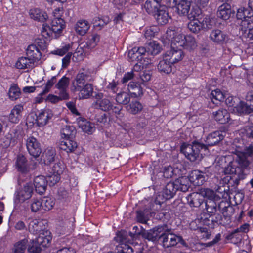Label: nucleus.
<instances>
[{
  "instance_id": "nucleus-1",
  "label": "nucleus",
  "mask_w": 253,
  "mask_h": 253,
  "mask_svg": "<svg viewBox=\"0 0 253 253\" xmlns=\"http://www.w3.org/2000/svg\"><path fill=\"white\" fill-rule=\"evenodd\" d=\"M165 45L171 44V47H182L192 50L197 47L195 38L191 35L185 36L178 28H169L163 36L162 40Z\"/></svg>"
},
{
  "instance_id": "nucleus-2",
  "label": "nucleus",
  "mask_w": 253,
  "mask_h": 253,
  "mask_svg": "<svg viewBox=\"0 0 253 253\" xmlns=\"http://www.w3.org/2000/svg\"><path fill=\"white\" fill-rule=\"evenodd\" d=\"M93 80L91 72L88 69H82L77 74L72 81L70 90L72 92L78 91L79 99H86L90 98L93 93V87L92 84L86 83V81Z\"/></svg>"
},
{
  "instance_id": "nucleus-3",
  "label": "nucleus",
  "mask_w": 253,
  "mask_h": 253,
  "mask_svg": "<svg viewBox=\"0 0 253 253\" xmlns=\"http://www.w3.org/2000/svg\"><path fill=\"white\" fill-rule=\"evenodd\" d=\"M51 237L49 233L46 231L40 233L39 236L32 242V245L28 248L29 252L32 253H40L42 248L47 247L49 246Z\"/></svg>"
},
{
  "instance_id": "nucleus-4",
  "label": "nucleus",
  "mask_w": 253,
  "mask_h": 253,
  "mask_svg": "<svg viewBox=\"0 0 253 253\" xmlns=\"http://www.w3.org/2000/svg\"><path fill=\"white\" fill-rule=\"evenodd\" d=\"M202 148V145L200 144L194 143L192 145H183L181 147V151L188 159L192 162H195L201 159L200 149Z\"/></svg>"
},
{
  "instance_id": "nucleus-5",
  "label": "nucleus",
  "mask_w": 253,
  "mask_h": 253,
  "mask_svg": "<svg viewBox=\"0 0 253 253\" xmlns=\"http://www.w3.org/2000/svg\"><path fill=\"white\" fill-rule=\"evenodd\" d=\"M232 153L237 156V161L239 165L243 168H246L250 164L247 158L253 157V146L250 145L246 147L244 152H241L239 150L236 149L234 151H232Z\"/></svg>"
},
{
  "instance_id": "nucleus-6",
  "label": "nucleus",
  "mask_w": 253,
  "mask_h": 253,
  "mask_svg": "<svg viewBox=\"0 0 253 253\" xmlns=\"http://www.w3.org/2000/svg\"><path fill=\"white\" fill-rule=\"evenodd\" d=\"M233 100L234 103L232 106H230L229 109L234 113L241 115L242 114H250L253 112V107L250 105H248L244 101H241L237 98H231V100Z\"/></svg>"
},
{
  "instance_id": "nucleus-7",
  "label": "nucleus",
  "mask_w": 253,
  "mask_h": 253,
  "mask_svg": "<svg viewBox=\"0 0 253 253\" xmlns=\"http://www.w3.org/2000/svg\"><path fill=\"white\" fill-rule=\"evenodd\" d=\"M25 145L29 154L34 158L38 157L41 153V145L37 139L33 136L25 139Z\"/></svg>"
},
{
  "instance_id": "nucleus-8",
  "label": "nucleus",
  "mask_w": 253,
  "mask_h": 253,
  "mask_svg": "<svg viewBox=\"0 0 253 253\" xmlns=\"http://www.w3.org/2000/svg\"><path fill=\"white\" fill-rule=\"evenodd\" d=\"M163 238V245L166 248L173 247L180 243L183 245H185V242L180 236L176 235L172 233L168 232L163 233L161 236Z\"/></svg>"
},
{
  "instance_id": "nucleus-9",
  "label": "nucleus",
  "mask_w": 253,
  "mask_h": 253,
  "mask_svg": "<svg viewBox=\"0 0 253 253\" xmlns=\"http://www.w3.org/2000/svg\"><path fill=\"white\" fill-rule=\"evenodd\" d=\"M33 188L32 184L30 183H26L18 192L16 196V201L24 202L29 199L33 194Z\"/></svg>"
},
{
  "instance_id": "nucleus-10",
  "label": "nucleus",
  "mask_w": 253,
  "mask_h": 253,
  "mask_svg": "<svg viewBox=\"0 0 253 253\" xmlns=\"http://www.w3.org/2000/svg\"><path fill=\"white\" fill-rule=\"evenodd\" d=\"M164 56L170 61V63L174 64L181 60L184 56V54L181 49H178L176 47L171 46V49L167 51Z\"/></svg>"
},
{
  "instance_id": "nucleus-11",
  "label": "nucleus",
  "mask_w": 253,
  "mask_h": 253,
  "mask_svg": "<svg viewBox=\"0 0 253 253\" xmlns=\"http://www.w3.org/2000/svg\"><path fill=\"white\" fill-rule=\"evenodd\" d=\"M53 116L52 111L47 108L41 110L37 115L36 122L39 126L46 125Z\"/></svg>"
},
{
  "instance_id": "nucleus-12",
  "label": "nucleus",
  "mask_w": 253,
  "mask_h": 253,
  "mask_svg": "<svg viewBox=\"0 0 253 253\" xmlns=\"http://www.w3.org/2000/svg\"><path fill=\"white\" fill-rule=\"evenodd\" d=\"M103 94L101 92L96 93L94 98L96 99V104L98 105L99 108L104 111H108L111 110L112 107V103L108 98H103Z\"/></svg>"
},
{
  "instance_id": "nucleus-13",
  "label": "nucleus",
  "mask_w": 253,
  "mask_h": 253,
  "mask_svg": "<svg viewBox=\"0 0 253 253\" xmlns=\"http://www.w3.org/2000/svg\"><path fill=\"white\" fill-rule=\"evenodd\" d=\"M227 35L219 29L212 30L210 35V40L217 44H223L227 40Z\"/></svg>"
},
{
  "instance_id": "nucleus-14",
  "label": "nucleus",
  "mask_w": 253,
  "mask_h": 253,
  "mask_svg": "<svg viewBox=\"0 0 253 253\" xmlns=\"http://www.w3.org/2000/svg\"><path fill=\"white\" fill-rule=\"evenodd\" d=\"M163 0H146L142 5V9L149 14H154L160 7V3Z\"/></svg>"
},
{
  "instance_id": "nucleus-15",
  "label": "nucleus",
  "mask_w": 253,
  "mask_h": 253,
  "mask_svg": "<svg viewBox=\"0 0 253 253\" xmlns=\"http://www.w3.org/2000/svg\"><path fill=\"white\" fill-rule=\"evenodd\" d=\"M176 0L175 2H173L172 0L171 4L173 3L176 6L177 13L181 16L187 15L190 10V1L187 0H180L179 1L177 0ZM171 6L172 5L171 4Z\"/></svg>"
},
{
  "instance_id": "nucleus-16",
  "label": "nucleus",
  "mask_w": 253,
  "mask_h": 253,
  "mask_svg": "<svg viewBox=\"0 0 253 253\" xmlns=\"http://www.w3.org/2000/svg\"><path fill=\"white\" fill-rule=\"evenodd\" d=\"M236 162H231L227 167L225 168L224 172L226 174H236L237 175V177L239 179H243L245 177L243 171L241 169L237 166Z\"/></svg>"
},
{
  "instance_id": "nucleus-17",
  "label": "nucleus",
  "mask_w": 253,
  "mask_h": 253,
  "mask_svg": "<svg viewBox=\"0 0 253 253\" xmlns=\"http://www.w3.org/2000/svg\"><path fill=\"white\" fill-rule=\"evenodd\" d=\"M188 178L190 183L196 186L201 185L205 181V176L202 171L198 170L191 171Z\"/></svg>"
},
{
  "instance_id": "nucleus-18",
  "label": "nucleus",
  "mask_w": 253,
  "mask_h": 253,
  "mask_svg": "<svg viewBox=\"0 0 253 253\" xmlns=\"http://www.w3.org/2000/svg\"><path fill=\"white\" fill-rule=\"evenodd\" d=\"M23 110V107L21 104H17L14 106L9 115L8 120L10 122L17 124L21 118V113Z\"/></svg>"
},
{
  "instance_id": "nucleus-19",
  "label": "nucleus",
  "mask_w": 253,
  "mask_h": 253,
  "mask_svg": "<svg viewBox=\"0 0 253 253\" xmlns=\"http://www.w3.org/2000/svg\"><path fill=\"white\" fill-rule=\"evenodd\" d=\"M29 14L30 18L36 21L43 22L48 19L47 13L39 8L30 9Z\"/></svg>"
},
{
  "instance_id": "nucleus-20",
  "label": "nucleus",
  "mask_w": 253,
  "mask_h": 253,
  "mask_svg": "<svg viewBox=\"0 0 253 253\" xmlns=\"http://www.w3.org/2000/svg\"><path fill=\"white\" fill-rule=\"evenodd\" d=\"M54 32V38H58L65 28V22L63 19L53 18L50 24Z\"/></svg>"
},
{
  "instance_id": "nucleus-21",
  "label": "nucleus",
  "mask_w": 253,
  "mask_h": 253,
  "mask_svg": "<svg viewBox=\"0 0 253 253\" xmlns=\"http://www.w3.org/2000/svg\"><path fill=\"white\" fill-rule=\"evenodd\" d=\"M127 90L131 97H139L143 95V90L140 85L134 82H130L128 84Z\"/></svg>"
},
{
  "instance_id": "nucleus-22",
  "label": "nucleus",
  "mask_w": 253,
  "mask_h": 253,
  "mask_svg": "<svg viewBox=\"0 0 253 253\" xmlns=\"http://www.w3.org/2000/svg\"><path fill=\"white\" fill-rule=\"evenodd\" d=\"M232 13L231 6L227 3L220 5L217 11V16L218 18L224 20L229 19Z\"/></svg>"
},
{
  "instance_id": "nucleus-23",
  "label": "nucleus",
  "mask_w": 253,
  "mask_h": 253,
  "mask_svg": "<svg viewBox=\"0 0 253 253\" xmlns=\"http://www.w3.org/2000/svg\"><path fill=\"white\" fill-rule=\"evenodd\" d=\"M34 184L36 191L42 194L45 191L47 186V180L43 176H38L35 178Z\"/></svg>"
},
{
  "instance_id": "nucleus-24",
  "label": "nucleus",
  "mask_w": 253,
  "mask_h": 253,
  "mask_svg": "<svg viewBox=\"0 0 253 253\" xmlns=\"http://www.w3.org/2000/svg\"><path fill=\"white\" fill-rule=\"evenodd\" d=\"M26 56L35 63L40 59L41 54L36 45L31 44L27 48Z\"/></svg>"
},
{
  "instance_id": "nucleus-25",
  "label": "nucleus",
  "mask_w": 253,
  "mask_h": 253,
  "mask_svg": "<svg viewBox=\"0 0 253 253\" xmlns=\"http://www.w3.org/2000/svg\"><path fill=\"white\" fill-rule=\"evenodd\" d=\"M169 60L164 55L163 60L159 62L158 65L159 71L163 73L169 74L172 72L173 64L169 62Z\"/></svg>"
},
{
  "instance_id": "nucleus-26",
  "label": "nucleus",
  "mask_w": 253,
  "mask_h": 253,
  "mask_svg": "<svg viewBox=\"0 0 253 253\" xmlns=\"http://www.w3.org/2000/svg\"><path fill=\"white\" fill-rule=\"evenodd\" d=\"M213 114L215 120L221 124H225L229 121L230 115L226 109H219L213 112Z\"/></svg>"
},
{
  "instance_id": "nucleus-27",
  "label": "nucleus",
  "mask_w": 253,
  "mask_h": 253,
  "mask_svg": "<svg viewBox=\"0 0 253 253\" xmlns=\"http://www.w3.org/2000/svg\"><path fill=\"white\" fill-rule=\"evenodd\" d=\"M16 167L18 170L22 173H26L29 171L27 160L22 154L17 155L16 160Z\"/></svg>"
},
{
  "instance_id": "nucleus-28",
  "label": "nucleus",
  "mask_w": 253,
  "mask_h": 253,
  "mask_svg": "<svg viewBox=\"0 0 253 253\" xmlns=\"http://www.w3.org/2000/svg\"><path fill=\"white\" fill-rule=\"evenodd\" d=\"M224 137L222 132L215 131L208 136L206 140V144L209 146H213L222 140Z\"/></svg>"
},
{
  "instance_id": "nucleus-29",
  "label": "nucleus",
  "mask_w": 253,
  "mask_h": 253,
  "mask_svg": "<svg viewBox=\"0 0 253 253\" xmlns=\"http://www.w3.org/2000/svg\"><path fill=\"white\" fill-rule=\"evenodd\" d=\"M174 183L175 186L177 187V190L185 192L188 190L190 182L188 177L182 176L176 179Z\"/></svg>"
},
{
  "instance_id": "nucleus-30",
  "label": "nucleus",
  "mask_w": 253,
  "mask_h": 253,
  "mask_svg": "<svg viewBox=\"0 0 253 253\" xmlns=\"http://www.w3.org/2000/svg\"><path fill=\"white\" fill-rule=\"evenodd\" d=\"M79 127L84 132L88 134L92 133L95 130L94 125L85 120L79 118L78 120Z\"/></svg>"
},
{
  "instance_id": "nucleus-31",
  "label": "nucleus",
  "mask_w": 253,
  "mask_h": 253,
  "mask_svg": "<svg viewBox=\"0 0 253 253\" xmlns=\"http://www.w3.org/2000/svg\"><path fill=\"white\" fill-rule=\"evenodd\" d=\"M28 230L30 232L35 234L42 230L43 223L37 219H28Z\"/></svg>"
},
{
  "instance_id": "nucleus-32",
  "label": "nucleus",
  "mask_w": 253,
  "mask_h": 253,
  "mask_svg": "<svg viewBox=\"0 0 253 253\" xmlns=\"http://www.w3.org/2000/svg\"><path fill=\"white\" fill-rule=\"evenodd\" d=\"M177 191V187L174 184V182H169L163 190V196L165 199H169L173 197Z\"/></svg>"
},
{
  "instance_id": "nucleus-33",
  "label": "nucleus",
  "mask_w": 253,
  "mask_h": 253,
  "mask_svg": "<svg viewBox=\"0 0 253 253\" xmlns=\"http://www.w3.org/2000/svg\"><path fill=\"white\" fill-rule=\"evenodd\" d=\"M55 150L53 148L46 149L41 156V162L45 165H48L54 161L55 157Z\"/></svg>"
},
{
  "instance_id": "nucleus-34",
  "label": "nucleus",
  "mask_w": 253,
  "mask_h": 253,
  "mask_svg": "<svg viewBox=\"0 0 253 253\" xmlns=\"http://www.w3.org/2000/svg\"><path fill=\"white\" fill-rule=\"evenodd\" d=\"M90 28L88 22L85 20L78 21L75 26L76 32L80 35H84L87 33Z\"/></svg>"
},
{
  "instance_id": "nucleus-35",
  "label": "nucleus",
  "mask_w": 253,
  "mask_h": 253,
  "mask_svg": "<svg viewBox=\"0 0 253 253\" xmlns=\"http://www.w3.org/2000/svg\"><path fill=\"white\" fill-rule=\"evenodd\" d=\"M34 62L27 56L19 58L15 63V67L19 69H25L34 66Z\"/></svg>"
},
{
  "instance_id": "nucleus-36",
  "label": "nucleus",
  "mask_w": 253,
  "mask_h": 253,
  "mask_svg": "<svg viewBox=\"0 0 253 253\" xmlns=\"http://www.w3.org/2000/svg\"><path fill=\"white\" fill-rule=\"evenodd\" d=\"M189 204L191 207H198L203 203V199L199 193H193L187 198Z\"/></svg>"
},
{
  "instance_id": "nucleus-37",
  "label": "nucleus",
  "mask_w": 253,
  "mask_h": 253,
  "mask_svg": "<svg viewBox=\"0 0 253 253\" xmlns=\"http://www.w3.org/2000/svg\"><path fill=\"white\" fill-rule=\"evenodd\" d=\"M77 143L71 138H64L60 144V147L61 149L67 152H72L77 148Z\"/></svg>"
},
{
  "instance_id": "nucleus-38",
  "label": "nucleus",
  "mask_w": 253,
  "mask_h": 253,
  "mask_svg": "<svg viewBox=\"0 0 253 253\" xmlns=\"http://www.w3.org/2000/svg\"><path fill=\"white\" fill-rule=\"evenodd\" d=\"M27 239H24L15 243L12 248V253H24L27 248Z\"/></svg>"
},
{
  "instance_id": "nucleus-39",
  "label": "nucleus",
  "mask_w": 253,
  "mask_h": 253,
  "mask_svg": "<svg viewBox=\"0 0 253 253\" xmlns=\"http://www.w3.org/2000/svg\"><path fill=\"white\" fill-rule=\"evenodd\" d=\"M130 96L129 92L122 91L117 94L116 101L120 104L126 105L129 102Z\"/></svg>"
},
{
  "instance_id": "nucleus-40",
  "label": "nucleus",
  "mask_w": 253,
  "mask_h": 253,
  "mask_svg": "<svg viewBox=\"0 0 253 253\" xmlns=\"http://www.w3.org/2000/svg\"><path fill=\"white\" fill-rule=\"evenodd\" d=\"M181 174L180 170L177 168H173L171 166L165 167L163 170V175L167 178L172 177L174 175H179Z\"/></svg>"
},
{
  "instance_id": "nucleus-41",
  "label": "nucleus",
  "mask_w": 253,
  "mask_h": 253,
  "mask_svg": "<svg viewBox=\"0 0 253 253\" xmlns=\"http://www.w3.org/2000/svg\"><path fill=\"white\" fill-rule=\"evenodd\" d=\"M203 24L198 19L190 20L188 24L189 30L193 33H198L203 28Z\"/></svg>"
},
{
  "instance_id": "nucleus-42",
  "label": "nucleus",
  "mask_w": 253,
  "mask_h": 253,
  "mask_svg": "<svg viewBox=\"0 0 253 253\" xmlns=\"http://www.w3.org/2000/svg\"><path fill=\"white\" fill-rule=\"evenodd\" d=\"M142 108V104L137 101H133L126 106L127 110L133 114H136L140 112Z\"/></svg>"
},
{
  "instance_id": "nucleus-43",
  "label": "nucleus",
  "mask_w": 253,
  "mask_h": 253,
  "mask_svg": "<svg viewBox=\"0 0 253 253\" xmlns=\"http://www.w3.org/2000/svg\"><path fill=\"white\" fill-rule=\"evenodd\" d=\"M156 19L157 22L161 25H164L168 23L169 20L168 13L164 10H158Z\"/></svg>"
},
{
  "instance_id": "nucleus-44",
  "label": "nucleus",
  "mask_w": 253,
  "mask_h": 253,
  "mask_svg": "<svg viewBox=\"0 0 253 253\" xmlns=\"http://www.w3.org/2000/svg\"><path fill=\"white\" fill-rule=\"evenodd\" d=\"M21 94V91L18 86L15 84H13L10 87L8 91L9 98L11 100H16Z\"/></svg>"
},
{
  "instance_id": "nucleus-45",
  "label": "nucleus",
  "mask_w": 253,
  "mask_h": 253,
  "mask_svg": "<svg viewBox=\"0 0 253 253\" xmlns=\"http://www.w3.org/2000/svg\"><path fill=\"white\" fill-rule=\"evenodd\" d=\"M161 47L160 44L156 41L150 42L147 47V52L151 55H157L160 52Z\"/></svg>"
},
{
  "instance_id": "nucleus-46",
  "label": "nucleus",
  "mask_w": 253,
  "mask_h": 253,
  "mask_svg": "<svg viewBox=\"0 0 253 253\" xmlns=\"http://www.w3.org/2000/svg\"><path fill=\"white\" fill-rule=\"evenodd\" d=\"M211 98L213 103L217 104L218 102L223 100L224 95L219 89H215L211 92Z\"/></svg>"
},
{
  "instance_id": "nucleus-47",
  "label": "nucleus",
  "mask_w": 253,
  "mask_h": 253,
  "mask_svg": "<svg viewBox=\"0 0 253 253\" xmlns=\"http://www.w3.org/2000/svg\"><path fill=\"white\" fill-rule=\"evenodd\" d=\"M76 130L73 126H66L61 130L62 138H71L75 134Z\"/></svg>"
},
{
  "instance_id": "nucleus-48",
  "label": "nucleus",
  "mask_w": 253,
  "mask_h": 253,
  "mask_svg": "<svg viewBox=\"0 0 253 253\" xmlns=\"http://www.w3.org/2000/svg\"><path fill=\"white\" fill-rule=\"evenodd\" d=\"M100 40V37L97 34H93L88 37L86 45L89 48H93L97 44Z\"/></svg>"
},
{
  "instance_id": "nucleus-49",
  "label": "nucleus",
  "mask_w": 253,
  "mask_h": 253,
  "mask_svg": "<svg viewBox=\"0 0 253 253\" xmlns=\"http://www.w3.org/2000/svg\"><path fill=\"white\" fill-rule=\"evenodd\" d=\"M41 33L42 36L46 39L50 37L54 38V32L52 31L51 27L47 24L42 25Z\"/></svg>"
},
{
  "instance_id": "nucleus-50",
  "label": "nucleus",
  "mask_w": 253,
  "mask_h": 253,
  "mask_svg": "<svg viewBox=\"0 0 253 253\" xmlns=\"http://www.w3.org/2000/svg\"><path fill=\"white\" fill-rule=\"evenodd\" d=\"M42 200L40 199L33 198L31 202L30 208L32 212H37L42 208Z\"/></svg>"
},
{
  "instance_id": "nucleus-51",
  "label": "nucleus",
  "mask_w": 253,
  "mask_h": 253,
  "mask_svg": "<svg viewBox=\"0 0 253 253\" xmlns=\"http://www.w3.org/2000/svg\"><path fill=\"white\" fill-rule=\"evenodd\" d=\"M42 208L45 211L51 210L55 203L53 199L51 197H44L42 200Z\"/></svg>"
},
{
  "instance_id": "nucleus-52",
  "label": "nucleus",
  "mask_w": 253,
  "mask_h": 253,
  "mask_svg": "<svg viewBox=\"0 0 253 253\" xmlns=\"http://www.w3.org/2000/svg\"><path fill=\"white\" fill-rule=\"evenodd\" d=\"M206 209L210 216L212 215L216 212V204L213 201L206 202Z\"/></svg>"
},
{
  "instance_id": "nucleus-53",
  "label": "nucleus",
  "mask_w": 253,
  "mask_h": 253,
  "mask_svg": "<svg viewBox=\"0 0 253 253\" xmlns=\"http://www.w3.org/2000/svg\"><path fill=\"white\" fill-rule=\"evenodd\" d=\"M202 198H206L209 201H213L215 196V194L213 190L210 189H203L200 191Z\"/></svg>"
},
{
  "instance_id": "nucleus-54",
  "label": "nucleus",
  "mask_w": 253,
  "mask_h": 253,
  "mask_svg": "<svg viewBox=\"0 0 253 253\" xmlns=\"http://www.w3.org/2000/svg\"><path fill=\"white\" fill-rule=\"evenodd\" d=\"M70 80L66 76H63L56 84L55 86L58 89H68Z\"/></svg>"
},
{
  "instance_id": "nucleus-55",
  "label": "nucleus",
  "mask_w": 253,
  "mask_h": 253,
  "mask_svg": "<svg viewBox=\"0 0 253 253\" xmlns=\"http://www.w3.org/2000/svg\"><path fill=\"white\" fill-rule=\"evenodd\" d=\"M252 16H253L248 15L247 18L241 20V27L243 31L246 32L248 29H249V28L251 27Z\"/></svg>"
},
{
  "instance_id": "nucleus-56",
  "label": "nucleus",
  "mask_w": 253,
  "mask_h": 253,
  "mask_svg": "<svg viewBox=\"0 0 253 253\" xmlns=\"http://www.w3.org/2000/svg\"><path fill=\"white\" fill-rule=\"evenodd\" d=\"M158 32V28L156 26H151L146 28L145 31V37L147 39H151L155 36Z\"/></svg>"
},
{
  "instance_id": "nucleus-57",
  "label": "nucleus",
  "mask_w": 253,
  "mask_h": 253,
  "mask_svg": "<svg viewBox=\"0 0 253 253\" xmlns=\"http://www.w3.org/2000/svg\"><path fill=\"white\" fill-rule=\"evenodd\" d=\"M56 82V78L55 77H52L50 80L48 81V82L45 84V86L43 88V91L40 93V95H42L50 90L51 87Z\"/></svg>"
},
{
  "instance_id": "nucleus-58",
  "label": "nucleus",
  "mask_w": 253,
  "mask_h": 253,
  "mask_svg": "<svg viewBox=\"0 0 253 253\" xmlns=\"http://www.w3.org/2000/svg\"><path fill=\"white\" fill-rule=\"evenodd\" d=\"M64 168V165L62 163H56L52 167L53 173L60 175L63 173Z\"/></svg>"
},
{
  "instance_id": "nucleus-59",
  "label": "nucleus",
  "mask_w": 253,
  "mask_h": 253,
  "mask_svg": "<svg viewBox=\"0 0 253 253\" xmlns=\"http://www.w3.org/2000/svg\"><path fill=\"white\" fill-rule=\"evenodd\" d=\"M71 46L70 44H67L53 51L54 54L59 56H63L69 51Z\"/></svg>"
},
{
  "instance_id": "nucleus-60",
  "label": "nucleus",
  "mask_w": 253,
  "mask_h": 253,
  "mask_svg": "<svg viewBox=\"0 0 253 253\" xmlns=\"http://www.w3.org/2000/svg\"><path fill=\"white\" fill-rule=\"evenodd\" d=\"M110 21L109 17L107 16H103L101 18H98V22L96 21V26L103 27L109 23Z\"/></svg>"
},
{
  "instance_id": "nucleus-61",
  "label": "nucleus",
  "mask_w": 253,
  "mask_h": 253,
  "mask_svg": "<svg viewBox=\"0 0 253 253\" xmlns=\"http://www.w3.org/2000/svg\"><path fill=\"white\" fill-rule=\"evenodd\" d=\"M244 12H246L248 14V15L253 16V12L250 11L247 9L245 8H239L237 12V17L238 19L242 20L244 18Z\"/></svg>"
},
{
  "instance_id": "nucleus-62",
  "label": "nucleus",
  "mask_w": 253,
  "mask_h": 253,
  "mask_svg": "<svg viewBox=\"0 0 253 253\" xmlns=\"http://www.w3.org/2000/svg\"><path fill=\"white\" fill-rule=\"evenodd\" d=\"M248 138H253V125L246 126L242 132Z\"/></svg>"
},
{
  "instance_id": "nucleus-63",
  "label": "nucleus",
  "mask_w": 253,
  "mask_h": 253,
  "mask_svg": "<svg viewBox=\"0 0 253 253\" xmlns=\"http://www.w3.org/2000/svg\"><path fill=\"white\" fill-rule=\"evenodd\" d=\"M200 13L201 11L198 8L193 9L188 15V17L190 20L198 19V17L199 16Z\"/></svg>"
},
{
  "instance_id": "nucleus-64",
  "label": "nucleus",
  "mask_w": 253,
  "mask_h": 253,
  "mask_svg": "<svg viewBox=\"0 0 253 253\" xmlns=\"http://www.w3.org/2000/svg\"><path fill=\"white\" fill-rule=\"evenodd\" d=\"M214 21L209 17H206L202 22L204 28H210L213 24Z\"/></svg>"
}]
</instances>
